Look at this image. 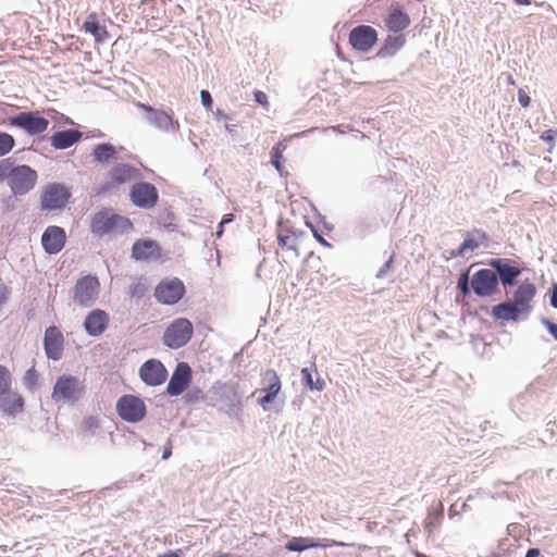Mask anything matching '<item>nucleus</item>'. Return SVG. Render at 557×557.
Returning a JSON list of instances; mask_svg holds the SVG:
<instances>
[{
    "instance_id": "f257e3e1",
    "label": "nucleus",
    "mask_w": 557,
    "mask_h": 557,
    "mask_svg": "<svg viewBox=\"0 0 557 557\" xmlns=\"http://www.w3.org/2000/svg\"><path fill=\"white\" fill-rule=\"evenodd\" d=\"M38 181L37 171L28 164H18L16 159H0V183L7 182L14 197L30 193Z\"/></svg>"
},
{
    "instance_id": "f03ea898",
    "label": "nucleus",
    "mask_w": 557,
    "mask_h": 557,
    "mask_svg": "<svg viewBox=\"0 0 557 557\" xmlns=\"http://www.w3.org/2000/svg\"><path fill=\"white\" fill-rule=\"evenodd\" d=\"M458 293L463 297L471 294L480 298H487L499 292V284L493 268H482L470 276V268L459 274L457 286Z\"/></svg>"
},
{
    "instance_id": "7ed1b4c3",
    "label": "nucleus",
    "mask_w": 557,
    "mask_h": 557,
    "mask_svg": "<svg viewBox=\"0 0 557 557\" xmlns=\"http://www.w3.org/2000/svg\"><path fill=\"white\" fill-rule=\"evenodd\" d=\"M131 230H133L132 221L126 216L113 212V210L109 208H102L91 218L90 231L94 235L99 237L112 233L125 234Z\"/></svg>"
},
{
    "instance_id": "20e7f679",
    "label": "nucleus",
    "mask_w": 557,
    "mask_h": 557,
    "mask_svg": "<svg viewBox=\"0 0 557 557\" xmlns=\"http://www.w3.org/2000/svg\"><path fill=\"white\" fill-rule=\"evenodd\" d=\"M86 393V385L77 376L63 373L54 382L51 398L57 403L74 405Z\"/></svg>"
},
{
    "instance_id": "39448f33",
    "label": "nucleus",
    "mask_w": 557,
    "mask_h": 557,
    "mask_svg": "<svg viewBox=\"0 0 557 557\" xmlns=\"http://www.w3.org/2000/svg\"><path fill=\"white\" fill-rule=\"evenodd\" d=\"M0 125L16 127L22 129L28 136L40 135L47 131L49 120L41 115L38 111H22L11 115L2 121Z\"/></svg>"
},
{
    "instance_id": "423d86ee",
    "label": "nucleus",
    "mask_w": 557,
    "mask_h": 557,
    "mask_svg": "<svg viewBox=\"0 0 557 557\" xmlns=\"http://www.w3.org/2000/svg\"><path fill=\"white\" fill-rule=\"evenodd\" d=\"M72 197L69 187L63 183L51 182L46 184L40 193V210L41 211H57L66 207Z\"/></svg>"
},
{
    "instance_id": "0eeeda50",
    "label": "nucleus",
    "mask_w": 557,
    "mask_h": 557,
    "mask_svg": "<svg viewBox=\"0 0 557 557\" xmlns=\"http://www.w3.org/2000/svg\"><path fill=\"white\" fill-rule=\"evenodd\" d=\"M193 334V323L187 318H177L165 329L162 344L170 349H180L188 344Z\"/></svg>"
},
{
    "instance_id": "6e6552de",
    "label": "nucleus",
    "mask_w": 557,
    "mask_h": 557,
    "mask_svg": "<svg viewBox=\"0 0 557 557\" xmlns=\"http://www.w3.org/2000/svg\"><path fill=\"white\" fill-rule=\"evenodd\" d=\"M487 267L493 268L499 286L505 289L517 286L524 270L516 260L509 258H492L487 261Z\"/></svg>"
},
{
    "instance_id": "1a4fd4ad",
    "label": "nucleus",
    "mask_w": 557,
    "mask_h": 557,
    "mask_svg": "<svg viewBox=\"0 0 557 557\" xmlns=\"http://www.w3.org/2000/svg\"><path fill=\"white\" fill-rule=\"evenodd\" d=\"M117 416L125 422L137 423L147 414L145 401L136 395H122L115 405Z\"/></svg>"
},
{
    "instance_id": "9d476101",
    "label": "nucleus",
    "mask_w": 557,
    "mask_h": 557,
    "mask_svg": "<svg viewBox=\"0 0 557 557\" xmlns=\"http://www.w3.org/2000/svg\"><path fill=\"white\" fill-rule=\"evenodd\" d=\"M186 288L178 277H164L154 287L156 300L165 306H173L180 302L185 296Z\"/></svg>"
},
{
    "instance_id": "9b49d317",
    "label": "nucleus",
    "mask_w": 557,
    "mask_h": 557,
    "mask_svg": "<svg viewBox=\"0 0 557 557\" xmlns=\"http://www.w3.org/2000/svg\"><path fill=\"white\" fill-rule=\"evenodd\" d=\"M379 41L377 30L367 24L352 27L348 34V42L355 51L369 53Z\"/></svg>"
},
{
    "instance_id": "f8f14e48",
    "label": "nucleus",
    "mask_w": 557,
    "mask_h": 557,
    "mask_svg": "<svg viewBox=\"0 0 557 557\" xmlns=\"http://www.w3.org/2000/svg\"><path fill=\"white\" fill-rule=\"evenodd\" d=\"M129 200L135 207L149 210L158 203L159 190L152 183L140 181L132 185Z\"/></svg>"
},
{
    "instance_id": "ddd939ff",
    "label": "nucleus",
    "mask_w": 557,
    "mask_h": 557,
    "mask_svg": "<svg viewBox=\"0 0 557 557\" xmlns=\"http://www.w3.org/2000/svg\"><path fill=\"white\" fill-rule=\"evenodd\" d=\"M100 283L97 276L85 275L74 285V300L82 307H90L99 293Z\"/></svg>"
},
{
    "instance_id": "4468645a",
    "label": "nucleus",
    "mask_w": 557,
    "mask_h": 557,
    "mask_svg": "<svg viewBox=\"0 0 557 557\" xmlns=\"http://www.w3.org/2000/svg\"><path fill=\"white\" fill-rule=\"evenodd\" d=\"M191 380V367L187 362L181 361L170 376L165 393L171 397L180 396L189 387Z\"/></svg>"
},
{
    "instance_id": "2eb2a0df",
    "label": "nucleus",
    "mask_w": 557,
    "mask_h": 557,
    "mask_svg": "<svg viewBox=\"0 0 557 557\" xmlns=\"http://www.w3.org/2000/svg\"><path fill=\"white\" fill-rule=\"evenodd\" d=\"M261 384L262 388L260 389V393L263 395L258 397L257 403L263 410H268L269 405L273 404L277 398L282 389V382L275 370L268 369L262 374Z\"/></svg>"
},
{
    "instance_id": "dca6fc26",
    "label": "nucleus",
    "mask_w": 557,
    "mask_h": 557,
    "mask_svg": "<svg viewBox=\"0 0 557 557\" xmlns=\"http://www.w3.org/2000/svg\"><path fill=\"white\" fill-rule=\"evenodd\" d=\"M140 380L147 386H159L168 379V370L159 359H148L139 368Z\"/></svg>"
},
{
    "instance_id": "f3484780",
    "label": "nucleus",
    "mask_w": 557,
    "mask_h": 557,
    "mask_svg": "<svg viewBox=\"0 0 557 557\" xmlns=\"http://www.w3.org/2000/svg\"><path fill=\"white\" fill-rule=\"evenodd\" d=\"M410 23V16L403 5L399 2L392 0L384 17L385 27L391 33L401 34L403 30L409 27Z\"/></svg>"
},
{
    "instance_id": "a211bd4d",
    "label": "nucleus",
    "mask_w": 557,
    "mask_h": 557,
    "mask_svg": "<svg viewBox=\"0 0 557 557\" xmlns=\"http://www.w3.org/2000/svg\"><path fill=\"white\" fill-rule=\"evenodd\" d=\"M42 345L49 360L59 361L62 358L64 336L58 326L51 325L46 329Z\"/></svg>"
},
{
    "instance_id": "6ab92c4d",
    "label": "nucleus",
    "mask_w": 557,
    "mask_h": 557,
    "mask_svg": "<svg viewBox=\"0 0 557 557\" xmlns=\"http://www.w3.org/2000/svg\"><path fill=\"white\" fill-rule=\"evenodd\" d=\"M131 258L135 261H156L161 258V246L152 238H139L132 245Z\"/></svg>"
},
{
    "instance_id": "aec40b11",
    "label": "nucleus",
    "mask_w": 557,
    "mask_h": 557,
    "mask_svg": "<svg viewBox=\"0 0 557 557\" xmlns=\"http://www.w3.org/2000/svg\"><path fill=\"white\" fill-rule=\"evenodd\" d=\"M65 243V230L58 225L48 226L41 235L42 249L50 256L59 253L64 248Z\"/></svg>"
},
{
    "instance_id": "412c9836",
    "label": "nucleus",
    "mask_w": 557,
    "mask_h": 557,
    "mask_svg": "<svg viewBox=\"0 0 557 557\" xmlns=\"http://www.w3.org/2000/svg\"><path fill=\"white\" fill-rule=\"evenodd\" d=\"M335 544V541L329 539L311 536H293L285 543V549L290 553H302L310 548H327Z\"/></svg>"
},
{
    "instance_id": "4be33fe9",
    "label": "nucleus",
    "mask_w": 557,
    "mask_h": 557,
    "mask_svg": "<svg viewBox=\"0 0 557 557\" xmlns=\"http://www.w3.org/2000/svg\"><path fill=\"white\" fill-rule=\"evenodd\" d=\"M138 175V170L128 163H116L109 171L110 183H106L98 193H107L114 186L125 184Z\"/></svg>"
},
{
    "instance_id": "5701e85b",
    "label": "nucleus",
    "mask_w": 557,
    "mask_h": 557,
    "mask_svg": "<svg viewBox=\"0 0 557 557\" xmlns=\"http://www.w3.org/2000/svg\"><path fill=\"white\" fill-rule=\"evenodd\" d=\"M109 314L102 309H94L85 317L83 326L87 335L98 337L109 326Z\"/></svg>"
},
{
    "instance_id": "b1692460",
    "label": "nucleus",
    "mask_w": 557,
    "mask_h": 557,
    "mask_svg": "<svg viewBox=\"0 0 557 557\" xmlns=\"http://www.w3.org/2000/svg\"><path fill=\"white\" fill-rule=\"evenodd\" d=\"M123 147H116L111 143H99L92 147L90 157L92 162L100 165H108L120 159V151Z\"/></svg>"
},
{
    "instance_id": "393cba45",
    "label": "nucleus",
    "mask_w": 557,
    "mask_h": 557,
    "mask_svg": "<svg viewBox=\"0 0 557 557\" xmlns=\"http://www.w3.org/2000/svg\"><path fill=\"white\" fill-rule=\"evenodd\" d=\"M536 295L535 284L528 280L522 282L513 292V302L522 310L524 315L532 311L531 301Z\"/></svg>"
},
{
    "instance_id": "a878e982",
    "label": "nucleus",
    "mask_w": 557,
    "mask_h": 557,
    "mask_svg": "<svg viewBox=\"0 0 557 557\" xmlns=\"http://www.w3.org/2000/svg\"><path fill=\"white\" fill-rule=\"evenodd\" d=\"M24 406L25 400L17 392L10 389V392L0 396V411L4 417L15 418L24 410Z\"/></svg>"
},
{
    "instance_id": "bb28decb",
    "label": "nucleus",
    "mask_w": 557,
    "mask_h": 557,
    "mask_svg": "<svg viewBox=\"0 0 557 557\" xmlns=\"http://www.w3.org/2000/svg\"><path fill=\"white\" fill-rule=\"evenodd\" d=\"M406 45V36L404 34L387 35L381 44L375 58L391 59L395 57Z\"/></svg>"
},
{
    "instance_id": "cd10ccee",
    "label": "nucleus",
    "mask_w": 557,
    "mask_h": 557,
    "mask_svg": "<svg viewBox=\"0 0 557 557\" xmlns=\"http://www.w3.org/2000/svg\"><path fill=\"white\" fill-rule=\"evenodd\" d=\"M146 117L150 125L163 133L174 134L180 129L178 121L173 119L172 113L164 110L159 109L153 115H147Z\"/></svg>"
},
{
    "instance_id": "c85d7f7f",
    "label": "nucleus",
    "mask_w": 557,
    "mask_h": 557,
    "mask_svg": "<svg viewBox=\"0 0 557 557\" xmlns=\"http://www.w3.org/2000/svg\"><path fill=\"white\" fill-rule=\"evenodd\" d=\"M82 139L78 129L69 128L54 132L50 137V145L57 150H65Z\"/></svg>"
},
{
    "instance_id": "c756f323",
    "label": "nucleus",
    "mask_w": 557,
    "mask_h": 557,
    "mask_svg": "<svg viewBox=\"0 0 557 557\" xmlns=\"http://www.w3.org/2000/svg\"><path fill=\"white\" fill-rule=\"evenodd\" d=\"M491 315L495 320L517 322L524 313L512 300H508L493 306Z\"/></svg>"
},
{
    "instance_id": "7c9ffc66",
    "label": "nucleus",
    "mask_w": 557,
    "mask_h": 557,
    "mask_svg": "<svg viewBox=\"0 0 557 557\" xmlns=\"http://www.w3.org/2000/svg\"><path fill=\"white\" fill-rule=\"evenodd\" d=\"M488 238L487 234L483 230H474L473 233H467L462 243L450 251V256L461 257L468 250H475L480 247V244Z\"/></svg>"
},
{
    "instance_id": "2f4dec72",
    "label": "nucleus",
    "mask_w": 557,
    "mask_h": 557,
    "mask_svg": "<svg viewBox=\"0 0 557 557\" xmlns=\"http://www.w3.org/2000/svg\"><path fill=\"white\" fill-rule=\"evenodd\" d=\"M301 384L311 392H322L325 386V382L320 376L317 369L308 367L301 369Z\"/></svg>"
},
{
    "instance_id": "473e14b6",
    "label": "nucleus",
    "mask_w": 557,
    "mask_h": 557,
    "mask_svg": "<svg viewBox=\"0 0 557 557\" xmlns=\"http://www.w3.org/2000/svg\"><path fill=\"white\" fill-rule=\"evenodd\" d=\"M84 28L87 33L91 34L95 37L97 42H102L107 38H109V32L104 25H101L97 20L96 14H89L85 22Z\"/></svg>"
},
{
    "instance_id": "72a5a7b5",
    "label": "nucleus",
    "mask_w": 557,
    "mask_h": 557,
    "mask_svg": "<svg viewBox=\"0 0 557 557\" xmlns=\"http://www.w3.org/2000/svg\"><path fill=\"white\" fill-rule=\"evenodd\" d=\"M287 145L284 141L275 144L270 151V162L273 168L278 172L281 176L287 175L288 173L284 170L283 165V152L286 150Z\"/></svg>"
},
{
    "instance_id": "f704fd0d",
    "label": "nucleus",
    "mask_w": 557,
    "mask_h": 557,
    "mask_svg": "<svg viewBox=\"0 0 557 557\" xmlns=\"http://www.w3.org/2000/svg\"><path fill=\"white\" fill-rule=\"evenodd\" d=\"M14 147V137L7 132L0 131V158L5 159L4 157L8 156Z\"/></svg>"
},
{
    "instance_id": "c9c22d12",
    "label": "nucleus",
    "mask_w": 557,
    "mask_h": 557,
    "mask_svg": "<svg viewBox=\"0 0 557 557\" xmlns=\"http://www.w3.org/2000/svg\"><path fill=\"white\" fill-rule=\"evenodd\" d=\"M12 380L10 370L5 366L0 364V396L12 389Z\"/></svg>"
},
{
    "instance_id": "e433bc0d",
    "label": "nucleus",
    "mask_w": 557,
    "mask_h": 557,
    "mask_svg": "<svg viewBox=\"0 0 557 557\" xmlns=\"http://www.w3.org/2000/svg\"><path fill=\"white\" fill-rule=\"evenodd\" d=\"M99 428V420L97 417L87 416L83 419L81 429L88 436H94Z\"/></svg>"
},
{
    "instance_id": "4c0bfd02",
    "label": "nucleus",
    "mask_w": 557,
    "mask_h": 557,
    "mask_svg": "<svg viewBox=\"0 0 557 557\" xmlns=\"http://www.w3.org/2000/svg\"><path fill=\"white\" fill-rule=\"evenodd\" d=\"M38 377H39V374H38L37 370L35 369V367L29 368L28 370H26L24 377H23L24 386L29 391L35 389L38 385Z\"/></svg>"
},
{
    "instance_id": "58836bf2",
    "label": "nucleus",
    "mask_w": 557,
    "mask_h": 557,
    "mask_svg": "<svg viewBox=\"0 0 557 557\" xmlns=\"http://www.w3.org/2000/svg\"><path fill=\"white\" fill-rule=\"evenodd\" d=\"M147 290H148V287H147L146 281L139 280L138 282H136L129 286L128 294L134 298L140 299L141 297L145 296Z\"/></svg>"
},
{
    "instance_id": "ea45409f",
    "label": "nucleus",
    "mask_w": 557,
    "mask_h": 557,
    "mask_svg": "<svg viewBox=\"0 0 557 557\" xmlns=\"http://www.w3.org/2000/svg\"><path fill=\"white\" fill-rule=\"evenodd\" d=\"M186 391L187 392L184 395V400L187 404H195V403L199 401L203 397L202 396V391L199 387H197V386H194L191 388H187Z\"/></svg>"
},
{
    "instance_id": "a19ab883",
    "label": "nucleus",
    "mask_w": 557,
    "mask_h": 557,
    "mask_svg": "<svg viewBox=\"0 0 557 557\" xmlns=\"http://www.w3.org/2000/svg\"><path fill=\"white\" fill-rule=\"evenodd\" d=\"M235 215L233 213H226L222 216L221 221L219 222L216 226V231L214 233V236L216 238H221L224 234V228L226 224H230L234 221Z\"/></svg>"
},
{
    "instance_id": "79ce46f5",
    "label": "nucleus",
    "mask_w": 557,
    "mask_h": 557,
    "mask_svg": "<svg viewBox=\"0 0 557 557\" xmlns=\"http://www.w3.org/2000/svg\"><path fill=\"white\" fill-rule=\"evenodd\" d=\"M277 240H278L280 247H282L283 249L293 250V251H295L296 256H298L297 248L294 244L295 238L292 239L288 235L280 234L277 237Z\"/></svg>"
},
{
    "instance_id": "37998d69",
    "label": "nucleus",
    "mask_w": 557,
    "mask_h": 557,
    "mask_svg": "<svg viewBox=\"0 0 557 557\" xmlns=\"http://www.w3.org/2000/svg\"><path fill=\"white\" fill-rule=\"evenodd\" d=\"M540 138L549 144L550 147L548 149V151L550 152L553 147L555 146V143H556V139H557V129L555 128H549V129H546L545 132H543L540 136Z\"/></svg>"
},
{
    "instance_id": "c03bdc74",
    "label": "nucleus",
    "mask_w": 557,
    "mask_h": 557,
    "mask_svg": "<svg viewBox=\"0 0 557 557\" xmlns=\"http://www.w3.org/2000/svg\"><path fill=\"white\" fill-rule=\"evenodd\" d=\"M540 321L552 335V337L557 342V323L545 317H542Z\"/></svg>"
},
{
    "instance_id": "a18cd8bd",
    "label": "nucleus",
    "mask_w": 557,
    "mask_h": 557,
    "mask_svg": "<svg viewBox=\"0 0 557 557\" xmlns=\"http://www.w3.org/2000/svg\"><path fill=\"white\" fill-rule=\"evenodd\" d=\"M543 386L542 379H536L534 382L528 385L525 392L520 395V398H527L528 396H532L535 391L540 389Z\"/></svg>"
},
{
    "instance_id": "49530a36",
    "label": "nucleus",
    "mask_w": 557,
    "mask_h": 557,
    "mask_svg": "<svg viewBox=\"0 0 557 557\" xmlns=\"http://www.w3.org/2000/svg\"><path fill=\"white\" fill-rule=\"evenodd\" d=\"M200 101H201V104L203 106V108H206L207 110L212 109L213 98L209 90H207V89L200 90Z\"/></svg>"
},
{
    "instance_id": "de8ad7c7",
    "label": "nucleus",
    "mask_w": 557,
    "mask_h": 557,
    "mask_svg": "<svg viewBox=\"0 0 557 557\" xmlns=\"http://www.w3.org/2000/svg\"><path fill=\"white\" fill-rule=\"evenodd\" d=\"M253 100L262 106L264 109H268L270 103H269V100H268V96L264 91L262 90H255L253 91Z\"/></svg>"
},
{
    "instance_id": "09e8293b",
    "label": "nucleus",
    "mask_w": 557,
    "mask_h": 557,
    "mask_svg": "<svg viewBox=\"0 0 557 557\" xmlns=\"http://www.w3.org/2000/svg\"><path fill=\"white\" fill-rule=\"evenodd\" d=\"M393 261H394V257L391 256L385 262L384 264L379 269L377 273H376V278H383L386 276V274L389 272L391 268H392V264H393Z\"/></svg>"
},
{
    "instance_id": "8fccbe9b",
    "label": "nucleus",
    "mask_w": 557,
    "mask_h": 557,
    "mask_svg": "<svg viewBox=\"0 0 557 557\" xmlns=\"http://www.w3.org/2000/svg\"><path fill=\"white\" fill-rule=\"evenodd\" d=\"M518 102L522 108H528L531 104V97L522 88L518 90Z\"/></svg>"
},
{
    "instance_id": "3c124183",
    "label": "nucleus",
    "mask_w": 557,
    "mask_h": 557,
    "mask_svg": "<svg viewBox=\"0 0 557 557\" xmlns=\"http://www.w3.org/2000/svg\"><path fill=\"white\" fill-rule=\"evenodd\" d=\"M312 235L314 239L324 247H332V245L324 238L323 234L319 231L318 227H311Z\"/></svg>"
},
{
    "instance_id": "603ef678",
    "label": "nucleus",
    "mask_w": 557,
    "mask_h": 557,
    "mask_svg": "<svg viewBox=\"0 0 557 557\" xmlns=\"http://www.w3.org/2000/svg\"><path fill=\"white\" fill-rule=\"evenodd\" d=\"M548 296H549V305L554 309H557V282H553V284L548 290Z\"/></svg>"
},
{
    "instance_id": "864d4df0",
    "label": "nucleus",
    "mask_w": 557,
    "mask_h": 557,
    "mask_svg": "<svg viewBox=\"0 0 557 557\" xmlns=\"http://www.w3.org/2000/svg\"><path fill=\"white\" fill-rule=\"evenodd\" d=\"M2 207L4 212H9L14 209V202L12 196H7L2 199Z\"/></svg>"
},
{
    "instance_id": "5fc2aeb1",
    "label": "nucleus",
    "mask_w": 557,
    "mask_h": 557,
    "mask_svg": "<svg viewBox=\"0 0 557 557\" xmlns=\"http://www.w3.org/2000/svg\"><path fill=\"white\" fill-rule=\"evenodd\" d=\"M171 456H172V443L169 440L163 448L162 459L168 460Z\"/></svg>"
},
{
    "instance_id": "6e6d98bb",
    "label": "nucleus",
    "mask_w": 557,
    "mask_h": 557,
    "mask_svg": "<svg viewBox=\"0 0 557 557\" xmlns=\"http://www.w3.org/2000/svg\"><path fill=\"white\" fill-rule=\"evenodd\" d=\"M138 107L140 109H143L147 113V115H153V113L159 110L148 103H141V102H138Z\"/></svg>"
},
{
    "instance_id": "4d7b16f0",
    "label": "nucleus",
    "mask_w": 557,
    "mask_h": 557,
    "mask_svg": "<svg viewBox=\"0 0 557 557\" xmlns=\"http://www.w3.org/2000/svg\"><path fill=\"white\" fill-rule=\"evenodd\" d=\"M540 556H541V550L536 547H531L527 550L524 557H540Z\"/></svg>"
},
{
    "instance_id": "13d9d810",
    "label": "nucleus",
    "mask_w": 557,
    "mask_h": 557,
    "mask_svg": "<svg viewBox=\"0 0 557 557\" xmlns=\"http://www.w3.org/2000/svg\"><path fill=\"white\" fill-rule=\"evenodd\" d=\"M214 119L215 120H228V115L221 109H218L215 112H214Z\"/></svg>"
},
{
    "instance_id": "bf43d9fd",
    "label": "nucleus",
    "mask_w": 557,
    "mask_h": 557,
    "mask_svg": "<svg viewBox=\"0 0 557 557\" xmlns=\"http://www.w3.org/2000/svg\"><path fill=\"white\" fill-rule=\"evenodd\" d=\"M158 557H181L178 550H169L162 555H159Z\"/></svg>"
},
{
    "instance_id": "052dcab7",
    "label": "nucleus",
    "mask_w": 557,
    "mask_h": 557,
    "mask_svg": "<svg viewBox=\"0 0 557 557\" xmlns=\"http://www.w3.org/2000/svg\"><path fill=\"white\" fill-rule=\"evenodd\" d=\"M224 128L230 134H233V133L236 132V125L235 124H225Z\"/></svg>"
},
{
    "instance_id": "680f3d73",
    "label": "nucleus",
    "mask_w": 557,
    "mask_h": 557,
    "mask_svg": "<svg viewBox=\"0 0 557 557\" xmlns=\"http://www.w3.org/2000/svg\"><path fill=\"white\" fill-rule=\"evenodd\" d=\"M513 1L518 5H530L532 3L531 0H513Z\"/></svg>"
},
{
    "instance_id": "e2e57ef3",
    "label": "nucleus",
    "mask_w": 557,
    "mask_h": 557,
    "mask_svg": "<svg viewBox=\"0 0 557 557\" xmlns=\"http://www.w3.org/2000/svg\"><path fill=\"white\" fill-rule=\"evenodd\" d=\"M330 129L334 131V132H338V133H342L344 134L343 131H341V126L339 125H336V126H331Z\"/></svg>"
},
{
    "instance_id": "0e129e2a",
    "label": "nucleus",
    "mask_w": 557,
    "mask_h": 557,
    "mask_svg": "<svg viewBox=\"0 0 557 557\" xmlns=\"http://www.w3.org/2000/svg\"><path fill=\"white\" fill-rule=\"evenodd\" d=\"M416 557H429L428 555L423 554V553H417L416 554Z\"/></svg>"
},
{
    "instance_id": "69168bd1",
    "label": "nucleus",
    "mask_w": 557,
    "mask_h": 557,
    "mask_svg": "<svg viewBox=\"0 0 557 557\" xmlns=\"http://www.w3.org/2000/svg\"><path fill=\"white\" fill-rule=\"evenodd\" d=\"M324 226H325L327 230H330V231H331V230H333V225H330V224H327L326 222H324Z\"/></svg>"
},
{
    "instance_id": "338daca9",
    "label": "nucleus",
    "mask_w": 557,
    "mask_h": 557,
    "mask_svg": "<svg viewBox=\"0 0 557 557\" xmlns=\"http://www.w3.org/2000/svg\"><path fill=\"white\" fill-rule=\"evenodd\" d=\"M65 122L69 124H73V121L69 116H65Z\"/></svg>"
},
{
    "instance_id": "774afa93",
    "label": "nucleus",
    "mask_w": 557,
    "mask_h": 557,
    "mask_svg": "<svg viewBox=\"0 0 557 557\" xmlns=\"http://www.w3.org/2000/svg\"><path fill=\"white\" fill-rule=\"evenodd\" d=\"M307 226L311 230V227H315L311 222L307 221Z\"/></svg>"
}]
</instances>
